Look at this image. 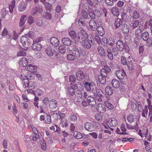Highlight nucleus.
Instances as JSON below:
<instances>
[{"label": "nucleus", "instance_id": "16", "mask_svg": "<svg viewBox=\"0 0 152 152\" xmlns=\"http://www.w3.org/2000/svg\"><path fill=\"white\" fill-rule=\"evenodd\" d=\"M58 106L56 101L54 99H52L49 102V107L50 109L53 110L56 109Z\"/></svg>", "mask_w": 152, "mask_h": 152}, {"label": "nucleus", "instance_id": "4", "mask_svg": "<svg viewBox=\"0 0 152 152\" xmlns=\"http://www.w3.org/2000/svg\"><path fill=\"white\" fill-rule=\"evenodd\" d=\"M110 70L111 69L108 66H105L104 68L101 70L100 73L103 77L106 78L107 76L108 73L110 72Z\"/></svg>", "mask_w": 152, "mask_h": 152}, {"label": "nucleus", "instance_id": "1", "mask_svg": "<svg viewBox=\"0 0 152 152\" xmlns=\"http://www.w3.org/2000/svg\"><path fill=\"white\" fill-rule=\"evenodd\" d=\"M21 79L22 80L23 85L24 86L25 88L32 87L34 86L35 83H33L32 81L29 82L28 77L27 76L24 74H22L21 75Z\"/></svg>", "mask_w": 152, "mask_h": 152}, {"label": "nucleus", "instance_id": "18", "mask_svg": "<svg viewBox=\"0 0 152 152\" xmlns=\"http://www.w3.org/2000/svg\"><path fill=\"white\" fill-rule=\"evenodd\" d=\"M116 46L117 49L119 50L122 51L123 50L124 47L122 40L120 39L118 40L116 43Z\"/></svg>", "mask_w": 152, "mask_h": 152}, {"label": "nucleus", "instance_id": "14", "mask_svg": "<svg viewBox=\"0 0 152 152\" xmlns=\"http://www.w3.org/2000/svg\"><path fill=\"white\" fill-rule=\"evenodd\" d=\"M87 99L89 105L94 107L96 105V101L94 98L93 96H88Z\"/></svg>", "mask_w": 152, "mask_h": 152}, {"label": "nucleus", "instance_id": "31", "mask_svg": "<svg viewBox=\"0 0 152 152\" xmlns=\"http://www.w3.org/2000/svg\"><path fill=\"white\" fill-rule=\"evenodd\" d=\"M98 51L99 55L103 56H105V53L103 48L101 46H98Z\"/></svg>", "mask_w": 152, "mask_h": 152}, {"label": "nucleus", "instance_id": "23", "mask_svg": "<svg viewBox=\"0 0 152 152\" xmlns=\"http://www.w3.org/2000/svg\"><path fill=\"white\" fill-rule=\"evenodd\" d=\"M129 26L126 24H124L122 27V31L124 34L128 33L129 31Z\"/></svg>", "mask_w": 152, "mask_h": 152}, {"label": "nucleus", "instance_id": "62", "mask_svg": "<svg viewBox=\"0 0 152 152\" xmlns=\"http://www.w3.org/2000/svg\"><path fill=\"white\" fill-rule=\"evenodd\" d=\"M66 58L68 59L71 61H74L75 59V56L72 54H69L67 55Z\"/></svg>", "mask_w": 152, "mask_h": 152}, {"label": "nucleus", "instance_id": "13", "mask_svg": "<svg viewBox=\"0 0 152 152\" xmlns=\"http://www.w3.org/2000/svg\"><path fill=\"white\" fill-rule=\"evenodd\" d=\"M27 5V2L25 1H22L18 6V10L21 12L24 11L26 9Z\"/></svg>", "mask_w": 152, "mask_h": 152}, {"label": "nucleus", "instance_id": "44", "mask_svg": "<svg viewBox=\"0 0 152 152\" xmlns=\"http://www.w3.org/2000/svg\"><path fill=\"white\" fill-rule=\"evenodd\" d=\"M83 42H84V45L87 48L89 49L91 48V45L88 39Z\"/></svg>", "mask_w": 152, "mask_h": 152}, {"label": "nucleus", "instance_id": "42", "mask_svg": "<svg viewBox=\"0 0 152 152\" xmlns=\"http://www.w3.org/2000/svg\"><path fill=\"white\" fill-rule=\"evenodd\" d=\"M59 52L62 54L65 53L66 51V47L64 45H60L59 47Z\"/></svg>", "mask_w": 152, "mask_h": 152}, {"label": "nucleus", "instance_id": "20", "mask_svg": "<svg viewBox=\"0 0 152 152\" xmlns=\"http://www.w3.org/2000/svg\"><path fill=\"white\" fill-rule=\"evenodd\" d=\"M62 42L64 45L67 46H70L72 43L71 40L68 38L64 37L62 40Z\"/></svg>", "mask_w": 152, "mask_h": 152}, {"label": "nucleus", "instance_id": "40", "mask_svg": "<svg viewBox=\"0 0 152 152\" xmlns=\"http://www.w3.org/2000/svg\"><path fill=\"white\" fill-rule=\"evenodd\" d=\"M127 120L130 123H132L134 121V117L132 114H129L127 117Z\"/></svg>", "mask_w": 152, "mask_h": 152}, {"label": "nucleus", "instance_id": "17", "mask_svg": "<svg viewBox=\"0 0 152 152\" xmlns=\"http://www.w3.org/2000/svg\"><path fill=\"white\" fill-rule=\"evenodd\" d=\"M51 44L55 47H57L60 44L59 42L58 39L55 37H52L50 40Z\"/></svg>", "mask_w": 152, "mask_h": 152}, {"label": "nucleus", "instance_id": "33", "mask_svg": "<svg viewBox=\"0 0 152 152\" xmlns=\"http://www.w3.org/2000/svg\"><path fill=\"white\" fill-rule=\"evenodd\" d=\"M142 116L144 117H146L148 115V106L145 105L144 107V108L142 110Z\"/></svg>", "mask_w": 152, "mask_h": 152}, {"label": "nucleus", "instance_id": "38", "mask_svg": "<svg viewBox=\"0 0 152 152\" xmlns=\"http://www.w3.org/2000/svg\"><path fill=\"white\" fill-rule=\"evenodd\" d=\"M142 36L143 40L145 41L148 40L149 37L148 32L146 31L144 32L142 34Z\"/></svg>", "mask_w": 152, "mask_h": 152}, {"label": "nucleus", "instance_id": "50", "mask_svg": "<svg viewBox=\"0 0 152 152\" xmlns=\"http://www.w3.org/2000/svg\"><path fill=\"white\" fill-rule=\"evenodd\" d=\"M8 12L7 11L6 8H3L1 10V16L3 18H5V16L7 14Z\"/></svg>", "mask_w": 152, "mask_h": 152}, {"label": "nucleus", "instance_id": "36", "mask_svg": "<svg viewBox=\"0 0 152 152\" xmlns=\"http://www.w3.org/2000/svg\"><path fill=\"white\" fill-rule=\"evenodd\" d=\"M50 129L51 131L57 132H59L60 131L59 128L56 125L51 126L50 127Z\"/></svg>", "mask_w": 152, "mask_h": 152}, {"label": "nucleus", "instance_id": "2", "mask_svg": "<svg viewBox=\"0 0 152 152\" xmlns=\"http://www.w3.org/2000/svg\"><path fill=\"white\" fill-rule=\"evenodd\" d=\"M88 35L84 29H82L80 31L78 36L76 39H75V42H79L80 43H83V41L88 39Z\"/></svg>", "mask_w": 152, "mask_h": 152}, {"label": "nucleus", "instance_id": "21", "mask_svg": "<svg viewBox=\"0 0 152 152\" xmlns=\"http://www.w3.org/2000/svg\"><path fill=\"white\" fill-rule=\"evenodd\" d=\"M126 127L127 129H135L137 132L139 130L137 122L136 123L134 126L132 125L131 124H129L126 123Z\"/></svg>", "mask_w": 152, "mask_h": 152}, {"label": "nucleus", "instance_id": "12", "mask_svg": "<svg viewBox=\"0 0 152 152\" xmlns=\"http://www.w3.org/2000/svg\"><path fill=\"white\" fill-rule=\"evenodd\" d=\"M75 94V99L77 102H80L83 97V93L81 91L77 90Z\"/></svg>", "mask_w": 152, "mask_h": 152}, {"label": "nucleus", "instance_id": "46", "mask_svg": "<svg viewBox=\"0 0 152 152\" xmlns=\"http://www.w3.org/2000/svg\"><path fill=\"white\" fill-rule=\"evenodd\" d=\"M95 118L96 120L98 121H101L103 119V117L100 114H96L95 115Z\"/></svg>", "mask_w": 152, "mask_h": 152}, {"label": "nucleus", "instance_id": "27", "mask_svg": "<svg viewBox=\"0 0 152 152\" xmlns=\"http://www.w3.org/2000/svg\"><path fill=\"white\" fill-rule=\"evenodd\" d=\"M60 124L62 127H66L68 126V122L66 119L64 118H61Z\"/></svg>", "mask_w": 152, "mask_h": 152}, {"label": "nucleus", "instance_id": "48", "mask_svg": "<svg viewBox=\"0 0 152 152\" xmlns=\"http://www.w3.org/2000/svg\"><path fill=\"white\" fill-rule=\"evenodd\" d=\"M28 39V37H22L20 39V40L22 44L24 45L23 46L25 47H26L25 46V45L26 44V42H27V40Z\"/></svg>", "mask_w": 152, "mask_h": 152}, {"label": "nucleus", "instance_id": "29", "mask_svg": "<svg viewBox=\"0 0 152 152\" xmlns=\"http://www.w3.org/2000/svg\"><path fill=\"white\" fill-rule=\"evenodd\" d=\"M111 84L115 88H118L120 86L119 82L116 79L113 80L111 82Z\"/></svg>", "mask_w": 152, "mask_h": 152}, {"label": "nucleus", "instance_id": "63", "mask_svg": "<svg viewBox=\"0 0 152 152\" xmlns=\"http://www.w3.org/2000/svg\"><path fill=\"white\" fill-rule=\"evenodd\" d=\"M70 119L72 121H75L77 120V117L75 114H71L70 116Z\"/></svg>", "mask_w": 152, "mask_h": 152}, {"label": "nucleus", "instance_id": "11", "mask_svg": "<svg viewBox=\"0 0 152 152\" xmlns=\"http://www.w3.org/2000/svg\"><path fill=\"white\" fill-rule=\"evenodd\" d=\"M37 69V66L31 64H30L28 66H26V70L32 73H34L36 72Z\"/></svg>", "mask_w": 152, "mask_h": 152}, {"label": "nucleus", "instance_id": "51", "mask_svg": "<svg viewBox=\"0 0 152 152\" xmlns=\"http://www.w3.org/2000/svg\"><path fill=\"white\" fill-rule=\"evenodd\" d=\"M107 56L111 60L113 59V55L111 52V50L110 49H108L107 50Z\"/></svg>", "mask_w": 152, "mask_h": 152}, {"label": "nucleus", "instance_id": "25", "mask_svg": "<svg viewBox=\"0 0 152 152\" xmlns=\"http://www.w3.org/2000/svg\"><path fill=\"white\" fill-rule=\"evenodd\" d=\"M89 26L90 28L92 30H94L97 26L96 22L94 20H91L89 22Z\"/></svg>", "mask_w": 152, "mask_h": 152}, {"label": "nucleus", "instance_id": "54", "mask_svg": "<svg viewBox=\"0 0 152 152\" xmlns=\"http://www.w3.org/2000/svg\"><path fill=\"white\" fill-rule=\"evenodd\" d=\"M144 51V48L143 46H141L139 48V55L142 56L143 55V53Z\"/></svg>", "mask_w": 152, "mask_h": 152}, {"label": "nucleus", "instance_id": "49", "mask_svg": "<svg viewBox=\"0 0 152 152\" xmlns=\"http://www.w3.org/2000/svg\"><path fill=\"white\" fill-rule=\"evenodd\" d=\"M17 55L18 56H26V52L25 50H22L17 52Z\"/></svg>", "mask_w": 152, "mask_h": 152}, {"label": "nucleus", "instance_id": "58", "mask_svg": "<svg viewBox=\"0 0 152 152\" xmlns=\"http://www.w3.org/2000/svg\"><path fill=\"white\" fill-rule=\"evenodd\" d=\"M49 99L48 97H45L42 100V102L44 106H46L49 102Z\"/></svg>", "mask_w": 152, "mask_h": 152}, {"label": "nucleus", "instance_id": "34", "mask_svg": "<svg viewBox=\"0 0 152 152\" xmlns=\"http://www.w3.org/2000/svg\"><path fill=\"white\" fill-rule=\"evenodd\" d=\"M27 18V15H23L21 17L20 20V22L19 24V26H22L24 24V19Z\"/></svg>", "mask_w": 152, "mask_h": 152}, {"label": "nucleus", "instance_id": "64", "mask_svg": "<svg viewBox=\"0 0 152 152\" xmlns=\"http://www.w3.org/2000/svg\"><path fill=\"white\" fill-rule=\"evenodd\" d=\"M38 8L37 7L33 8L31 12V14L33 15H35L37 12Z\"/></svg>", "mask_w": 152, "mask_h": 152}, {"label": "nucleus", "instance_id": "39", "mask_svg": "<svg viewBox=\"0 0 152 152\" xmlns=\"http://www.w3.org/2000/svg\"><path fill=\"white\" fill-rule=\"evenodd\" d=\"M69 34L71 37L74 40L75 39H76L77 38V37H76L77 36V34L76 33L75 31H71L69 32Z\"/></svg>", "mask_w": 152, "mask_h": 152}, {"label": "nucleus", "instance_id": "43", "mask_svg": "<svg viewBox=\"0 0 152 152\" xmlns=\"http://www.w3.org/2000/svg\"><path fill=\"white\" fill-rule=\"evenodd\" d=\"M44 17L47 20H51L52 19L51 14L48 12L44 13Z\"/></svg>", "mask_w": 152, "mask_h": 152}, {"label": "nucleus", "instance_id": "53", "mask_svg": "<svg viewBox=\"0 0 152 152\" xmlns=\"http://www.w3.org/2000/svg\"><path fill=\"white\" fill-rule=\"evenodd\" d=\"M46 114H45V115ZM46 116L45 118V122L47 124H50L51 122V116L50 115L46 114Z\"/></svg>", "mask_w": 152, "mask_h": 152}, {"label": "nucleus", "instance_id": "19", "mask_svg": "<svg viewBox=\"0 0 152 152\" xmlns=\"http://www.w3.org/2000/svg\"><path fill=\"white\" fill-rule=\"evenodd\" d=\"M28 64V61L26 58H22L19 62V65L21 67H24Z\"/></svg>", "mask_w": 152, "mask_h": 152}, {"label": "nucleus", "instance_id": "59", "mask_svg": "<svg viewBox=\"0 0 152 152\" xmlns=\"http://www.w3.org/2000/svg\"><path fill=\"white\" fill-rule=\"evenodd\" d=\"M133 17L135 19H138L140 17V14L139 12L136 11H134L133 13Z\"/></svg>", "mask_w": 152, "mask_h": 152}, {"label": "nucleus", "instance_id": "3", "mask_svg": "<svg viewBox=\"0 0 152 152\" xmlns=\"http://www.w3.org/2000/svg\"><path fill=\"white\" fill-rule=\"evenodd\" d=\"M84 85L86 89L88 91H93L96 88V85L93 82L89 83L86 82Z\"/></svg>", "mask_w": 152, "mask_h": 152}, {"label": "nucleus", "instance_id": "9", "mask_svg": "<svg viewBox=\"0 0 152 152\" xmlns=\"http://www.w3.org/2000/svg\"><path fill=\"white\" fill-rule=\"evenodd\" d=\"M85 129L89 132H91L94 129V124L92 123L87 122L84 125Z\"/></svg>", "mask_w": 152, "mask_h": 152}, {"label": "nucleus", "instance_id": "28", "mask_svg": "<svg viewBox=\"0 0 152 152\" xmlns=\"http://www.w3.org/2000/svg\"><path fill=\"white\" fill-rule=\"evenodd\" d=\"M111 12L115 16L118 17L119 15V11L118 9L116 7H113L111 9Z\"/></svg>", "mask_w": 152, "mask_h": 152}, {"label": "nucleus", "instance_id": "30", "mask_svg": "<svg viewBox=\"0 0 152 152\" xmlns=\"http://www.w3.org/2000/svg\"><path fill=\"white\" fill-rule=\"evenodd\" d=\"M122 20L119 18H117L115 23V26L116 29L118 28L122 24Z\"/></svg>", "mask_w": 152, "mask_h": 152}, {"label": "nucleus", "instance_id": "15", "mask_svg": "<svg viewBox=\"0 0 152 152\" xmlns=\"http://www.w3.org/2000/svg\"><path fill=\"white\" fill-rule=\"evenodd\" d=\"M42 48V45L40 43L34 42L33 40V44L32 45V48L34 50H39Z\"/></svg>", "mask_w": 152, "mask_h": 152}, {"label": "nucleus", "instance_id": "32", "mask_svg": "<svg viewBox=\"0 0 152 152\" xmlns=\"http://www.w3.org/2000/svg\"><path fill=\"white\" fill-rule=\"evenodd\" d=\"M46 53L49 56H52L54 54V51L50 47H48L46 49Z\"/></svg>", "mask_w": 152, "mask_h": 152}, {"label": "nucleus", "instance_id": "22", "mask_svg": "<svg viewBox=\"0 0 152 152\" xmlns=\"http://www.w3.org/2000/svg\"><path fill=\"white\" fill-rule=\"evenodd\" d=\"M96 30L98 34L101 36H103L105 33L104 29L101 26H98L96 28Z\"/></svg>", "mask_w": 152, "mask_h": 152}, {"label": "nucleus", "instance_id": "8", "mask_svg": "<svg viewBox=\"0 0 152 152\" xmlns=\"http://www.w3.org/2000/svg\"><path fill=\"white\" fill-rule=\"evenodd\" d=\"M86 76V74L83 71L81 70H79L77 72L76 74V76L77 79L79 81L83 80Z\"/></svg>", "mask_w": 152, "mask_h": 152}, {"label": "nucleus", "instance_id": "56", "mask_svg": "<svg viewBox=\"0 0 152 152\" xmlns=\"http://www.w3.org/2000/svg\"><path fill=\"white\" fill-rule=\"evenodd\" d=\"M121 131L122 132L123 134H128L126 132V129L125 128V126L124 124H122L121 125Z\"/></svg>", "mask_w": 152, "mask_h": 152}, {"label": "nucleus", "instance_id": "61", "mask_svg": "<svg viewBox=\"0 0 152 152\" xmlns=\"http://www.w3.org/2000/svg\"><path fill=\"white\" fill-rule=\"evenodd\" d=\"M53 116L54 118L57 121L60 120L61 117V115L60 114L57 113H54L53 114Z\"/></svg>", "mask_w": 152, "mask_h": 152}, {"label": "nucleus", "instance_id": "57", "mask_svg": "<svg viewBox=\"0 0 152 152\" xmlns=\"http://www.w3.org/2000/svg\"><path fill=\"white\" fill-rule=\"evenodd\" d=\"M102 91L101 89L98 88L96 90V93L94 94V95H97L99 96L100 97H102Z\"/></svg>", "mask_w": 152, "mask_h": 152}, {"label": "nucleus", "instance_id": "37", "mask_svg": "<svg viewBox=\"0 0 152 152\" xmlns=\"http://www.w3.org/2000/svg\"><path fill=\"white\" fill-rule=\"evenodd\" d=\"M74 136L77 139H81L83 137V135L79 132L75 131L73 133Z\"/></svg>", "mask_w": 152, "mask_h": 152}, {"label": "nucleus", "instance_id": "52", "mask_svg": "<svg viewBox=\"0 0 152 152\" xmlns=\"http://www.w3.org/2000/svg\"><path fill=\"white\" fill-rule=\"evenodd\" d=\"M95 10V15L97 17H100L102 14V12L99 10L96 7L94 8Z\"/></svg>", "mask_w": 152, "mask_h": 152}, {"label": "nucleus", "instance_id": "47", "mask_svg": "<svg viewBox=\"0 0 152 152\" xmlns=\"http://www.w3.org/2000/svg\"><path fill=\"white\" fill-rule=\"evenodd\" d=\"M45 7V9L47 11H48L50 12L51 10L52 9L51 5L50 4L48 3H45L44 4Z\"/></svg>", "mask_w": 152, "mask_h": 152}, {"label": "nucleus", "instance_id": "5", "mask_svg": "<svg viewBox=\"0 0 152 152\" xmlns=\"http://www.w3.org/2000/svg\"><path fill=\"white\" fill-rule=\"evenodd\" d=\"M115 74L118 79H123L126 75V73L124 70H117L116 71Z\"/></svg>", "mask_w": 152, "mask_h": 152}, {"label": "nucleus", "instance_id": "10", "mask_svg": "<svg viewBox=\"0 0 152 152\" xmlns=\"http://www.w3.org/2000/svg\"><path fill=\"white\" fill-rule=\"evenodd\" d=\"M108 124L109 126L112 127L116 126L118 124L117 120L114 118H111L108 120Z\"/></svg>", "mask_w": 152, "mask_h": 152}, {"label": "nucleus", "instance_id": "55", "mask_svg": "<svg viewBox=\"0 0 152 152\" xmlns=\"http://www.w3.org/2000/svg\"><path fill=\"white\" fill-rule=\"evenodd\" d=\"M102 38L101 39V44L102 45L105 46L107 44L108 40L107 39L106 37H103L102 36Z\"/></svg>", "mask_w": 152, "mask_h": 152}, {"label": "nucleus", "instance_id": "41", "mask_svg": "<svg viewBox=\"0 0 152 152\" xmlns=\"http://www.w3.org/2000/svg\"><path fill=\"white\" fill-rule=\"evenodd\" d=\"M98 78L99 81L102 84H104L106 82L105 78L103 77L102 75H99L98 76Z\"/></svg>", "mask_w": 152, "mask_h": 152}, {"label": "nucleus", "instance_id": "45", "mask_svg": "<svg viewBox=\"0 0 152 152\" xmlns=\"http://www.w3.org/2000/svg\"><path fill=\"white\" fill-rule=\"evenodd\" d=\"M104 104L109 109H113V105L108 101L104 102Z\"/></svg>", "mask_w": 152, "mask_h": 152}, {"label": "nucleus", "instance_id": "26", "mask_svg": "<svg viewBox=\"0 0 152 152\" xmlns=\"http://www.w3.org/2000/svg\"><path fill=\"white\" fill-rule=\"evenodd\" d=\"M72 54L77 57H79L80 55V51L78 48H74L72 50Z\"/></svg>", "mask_w": 152, "mask_h": 152}, {"label": "nucleus", "instance_id": "7", "mask_svg": "<svg viewBox=\"0 0 152 152\" xmlns=\"http://www.w3.org/2000/svg\"><path fill=\"white\" fill-rule=\"evenodd\" d=\"M71 86H69L67 88V93L71 96H73L75 94L74 88L76 87L75 85L72 83H70Z\"/></svg>", "mask_w": 152, "mask_h": 152}, {"label": "nucleus", "instance_id": "6", "mask_svg": "<svg viewBox=\"0 0 152 152\" xmlns=\"http://www.w3.org/2000/svg\"><path fill=\"white\" fill-rule=\"evenodd\" d=\"M96 110L98 112L103 113L106 111V107L104 104L100 103L97 105Z\"/></svg>", "mask_w": 152, "mask_h": 152}, {"label": "nucleus", "instance_id": "60", "mask_svg": "<svg viewBox=\"0 0 152 152\" xmlns=\"http://www.w3.org/2000/svg\"><path fill=\"white\" fill-rule=\"evenodd\" d=\"M139 23V21L138 20H136L133 23H132V25H131V26L132 27L133 29H134L138 26Z\"/></svg>", "mask_w": 152, "mask_h": 152}, {"label": "nucleus", "instance_id": "35", "mask_svg": "<svg viewBox=\"0 0 152 152\" xmlns=\"http://www.w3.org/2000/svg\"><path fill=\"white\" fill-rule=\"evenodd\" d=\"M105 92L109 95H111L113 93V90L110 86H108L105 88Z\"/></svg>", "mask_w": 152, "mask_h": 152}, {"label": "nucleus", "instance_id": "24", "mask_svg": "<svg viewBox=\"0 0 152 152\" xmlns=\"http://www.w3.org/2000/svg\"><path fill=\"white\" fill-rule=\"evenodd\" d=\"M87 11L90 18L92 19H95V15L94 11H93V9L90 7H88Z\"/></svg>", "mask_w": 152, "mask_h": 152}]
</instances>
